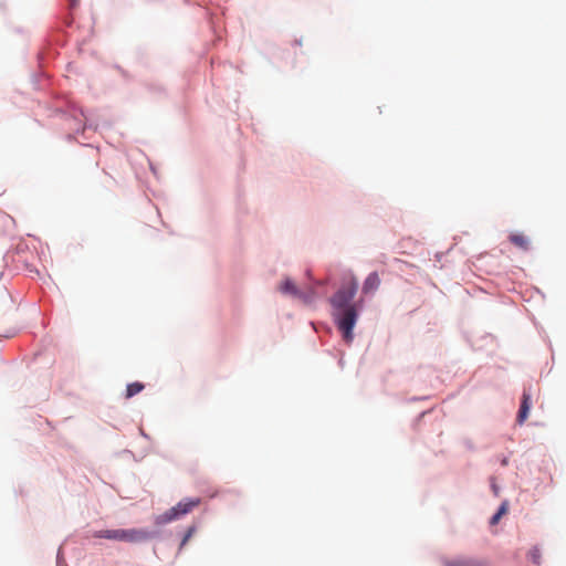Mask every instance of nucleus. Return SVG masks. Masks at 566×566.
<instances>
[{"label": "nucleus", "instance_id": "f257e3e1", "mask_svg": "<svg viewBox=\"0 0 566 566\" xmlns=\"http://www.w3.org/2000/svg\"><path fill=\"white\" fill-rule=\"evenodd\" d=\"M201 503L200 497L185 499L163 514L155 517V524L161 526L192 512Z\"/></svg>", "mask_w": 566, "mask_h": 566}, {"label": "nucleus", "instance_id": "f03ea898", "mask_svg": "<svg viewBox=\"0 0 566 566\" xmlns=\"http://www.w3.org/2000/svg\"><path fill=\"white\" fill-rule=\"evenodd\" d=\"M358 289V283L353 274L344 279L343 285L331 298V303L335 310H345L353 306L350 304Z\"/></svg>", "mask_w": 566, "mask_h": 566}, {"label": "nucleus", "instance_id": "7ed1b4c3", "mask_svg": "<svg viewBox=\"0 0 566 566\" xmlns=\"http://www.w3.org/2000/svg\"><path fill=\"white\" fill-rule=\"evenodd\" d=\"M342 311V314L336 317L337 325L343 333L345 342L350 343L353 340V328L357 321V312L355 306H349Z\"/></svg>", "mask_w": 566, "mask_h": 566}, {"label": "nucleus", "instance_id": "20e7f679", "mask_svg": "<svg viewBox=\"0 0 566 566\" xmlns=\"http://www.w3.org/2000/svg\"><path fill=\"white\" fill-rule=\"evenodd\" d=\"M153 537V534L143 528L117 530V541L126 543H142Z\"/></svg>", "mask_w": 566, "mask_h": 566}, {"label": "nucleus", "instance_id": "39448f33", "mask_svg": "<svg viewBox=\"0 0 566 566\" xmlns=\"http://www.w3.org/2000/svg\"><path fill=\"white\" fill-rule=\"evenodd\" d=\"M279 290L281 293L290 294L305 304H311L313 302V294L305 295L290 279H286L284 282H282Z\"/></svg>", "mask_w": 566, "mask_h": 566}, {"label": "nucleus", "instance_id": "423d86ee", "mask_svg": "<svg viewBox=\"0 0 566 566\" xmlns=\"http://www.w3.org/2000/svg\"><path fill=\"white\" fill-rule=\"evenodd\" d=\"M380 285V277L377 272H371L363 284V293L370 294L378 290Z\"/></svg>", "mask_w": 566, "mask_h": 566}, {"label": "nucleus", "instance_id": "0eeeda50", "mask_svg": "<svg viewBox=\"0 0 566 566\" xmlns=\"http://www.w3.org/2000/svg\"><path fill=\"white\" fill-rule=\"evenodd\" d=\"M531 409V395L526 391L523 392L521 407L517 413L516 421L522 424L528 417Z\"/></svg>", "mask_w": 566, "mask_h": 566}, {"label": "nucleus", "instance_id": "6e6552de", "mask_svg": "<svg viewBox=\"0 0 566 566\" xmlns=\"http://www.w3.org/2000/svg\"><path fill=\"white\" fill-rule=\"evenodd\" d=\"M510 241L517 247L518 249L526 251L530 249V240L523 233H512L510 235Z\"/></svg>", "mask_w": 566, "mask_h": 566}, {"label": "nucleus", "instance_id": "1a4fd4ad", "mask_svg": "<svg viewBox=\"0 0 566 566\" xmlns=\"http://www.w3.org/2000/svg\"><path fill=\"white\" fill-rule=\"evenodd\" d=\"M446 566H488L484 562L475 559L459 558L454 560H448Z\"/></svg>", "mask_w": 566, "mask_h": 566}, {"label": "nucleus", "instance_id": "9d476101", "mask_svg": "<svg viewBox=\"0 0 566 566\" xmlns=\"http://www.w3.org/2000/svg\"><path fill=\"white\" fill-rule=\"evenodd\" d=\"M93 537L117 541V530L98 531L93 534Z\"/></svg>", "mask_w": 566, "mask_h": 566}, {"label": "nucleus", "instance_id": "9b49d317", "mask_svg": "<svg viewBox=\"0 0 566 566\" xmlns=\"http://www.w3.org/2000/svg\"><path fill=\"white\" fill-rule=\"evenodd\" d=\"M144 389V385L142 382H132L126 388V398H132L135 395L139 394Z\"/></svg>", "mask_w": 566, "mask_h": 566}, {"label": "nucleus", "instance_id": "f8f14e48", "mask_svg": "<svg viewBox=\"0 0 566 566\" xmlns=\"http://www.w3.org/2000/svg\"><path fill=\"white\" fill-rule=\"evenodd\" d=\"M507 510H509V504H507V502L505 501V502H503V503L501 504V506H500L499 511H497V512L492 516V518H491V521H490L491 525H496V524L500 522L501 517H502L504 514H506Z\"/></svg>", "mask_w": 566, "mask_h": 566}, {"label": "nucleus", "instance_id": "ddd939ff", "mask_svg": "<svg viewBox=\"0 0 566 566\" xmlns=\"http://www.w3.org/2000/svg\"><path fill=\"white\" fill-rule=\"evenodd\" d=\"M528 557L530 559L536 564V565H539L541 564V551L538 547H533L530 552H528Z\"/></svg>", "mask_w": 566, "mask_h": 566}, {"label": "nucleus", "instance_id": "4468645a", "mask_svg": "<svg viewBox=\"0 0 566 566\" xmlns=\"http://www.w3.org/2000/svg\"><path fill=\"white\" fill-rule=\"evenodd\" d=\"M195 533H196V526H193V525L189 526L186 534L184 535V537L181 539L180 548H182L188 543V541L192 537V535Z\"/></svg>", "mask_w": 566, "mask_h": 566}, {"label": "nucleus", "instance_id": "2eb2a0df", "mask_svg": "<svg viewBox=\"0 0 566 566\" xmlns=\"http://www.w3.org/2000/svg\"><path fill=\"white\" fill-rule=\"evenodd\" d=\"M301 291H302V293H304L305 295H311V294H313V302H314V301H315V298L317 297L316 292H315V289H314L313 286H310V287H307L306 290H304V291H303V290H301Z\"/></svg>", "mask_w": 566, "mask_h": 566}, {"label": "nucleus", "instance_id": "dca6fc26", "mask_svg": "<svg viewBox=\"0 0 566 566\" xmlns=\"http://www.w3.org/2000/svg\"><path fill=\"white\" fill-rule=\"evenodd\" d=\"M80 3V0H69V6L71 9H75Z\"/></svg>", "mask_w": 566, "mask_h": 566}]
</instances>
